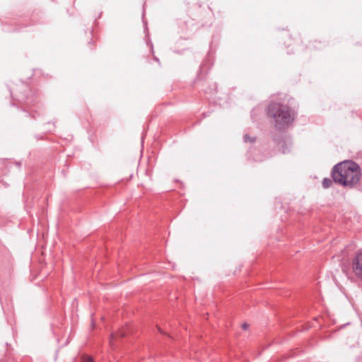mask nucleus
Segmentation results:
<instances>
[{
  "label": "nucleus",
  "mask_w": 362,
  "mask_h": 362,
  "mask_svg": "<svg viewBox=\"0 0 362 362\" xmlns=\"http://www.w3.org/2000/svg\"><path fill=\"white\" fill-rule=\"evenodd\" d=\"M360 177V167L353 161L340 163L334 166L332 171L333 180L344 186H354Z\"/></svg>",
  "instance_id": "f257e3e1"
},
{
  "label": "nucleus",
  "mask_w": 362,
  "mask_h": 362,
  "mask_svg": "<svg viewBox=\"0 0 362 362\" xmlns=\"http://www.w3.org/2000/svg\"><path fill=\"white\" fill-rule=\"evenodd\" d=\"M268 115L274 119L275 127L279 129L287 127L293 122L295 113L286 105L272 103L267 108Z\"/></svg>",
  "instance_id": "f03ea898"
},
{
  "label": "nucleus",
  "mask_w": 362,
  "mask_h": 362,
  "mask_svg": "<svg viewBox=\"0 0 362 362\" xmlns=\"http://www.w3.org/2000/svg\"><path fill=\"white\" fill-rule=\"evenodd\" d=\"M352 269L354 274L362 279V252H358L353 259Z\"/></svg>",
  "instance_id": "7ed1b4c3"
},
{
  "label": "nucleus",
  "mask_w": 362,
  "mask_h": 362,
  "mask_svg": "<svg viewBox=\"0 0 362 362\" xmlns=\"http://www.w3.org/2000/svg\"><path fill=\"white\" fill-rule=\"evenodd\" d=\"M332 184V180L329 178H324L322 180V186L325 188L329 187Z\"/></svg>",
  "instance_id": "20e7f679"
},
{
  "label": "nucleus",
  "mask_w": 362,
  "mask_h": 362,
  "mask_svg": "<svg viewBox=\"0 0 362 362\" xmlns=\"http://www.w3.org/2000/svg\"><path fill=\"white\" fill-rule=\"evenodd\" d=\"M244 140H245V142L249 141L250 143H253L255 141V138H251L247 134H245L244 136Z\"/></svg>",
  "instance_id": "39448f33"
},
{
  "label": "nucleus",
  "mask_w": 362,
  "mask_h": 362,
  "mask_svg": "<svg viewBox=\"0 0 362 362\" xmlns=\"http://www.w3.org/2000/svg\"><path fill=\"white\" fill-rule=\"evenodd\" d=\"M243 329H246L248 327V325L245 323L242 325Z\"/></svg>",
  "instance_id": "423d86ee"
},
{
  "label": "nucleus",
  "mask_w": 362,
  "mask_h": 362,
  "mask_svg": "<svg viewBox=\"0 0 362 362\" xmlns=\"http://www.w3.org/2000/svg\"><path fill=\"white\" fill-rule=\"evenodd\" d=\"M119 336H121V337H124V336L126 335V333H125V332H119Z\"/></svg>",
  "instance_id": "0eeeda50"
},
{
  "label": "nucleus",
  "mask_w": 362,
  "mask_h": 362,
  "mask_svg": "<svg viewBox=\"0 0 362 362\" xmlns=\"http://www.w3.org/2000/svg\"><path fill=\"white\" fill-rule=\"evenodd\" d=\"M114 337H115V336H114V335H112V336H111L110 344H112V340L113 339V338H114Z\"/></svg>",
  "instance_id": "6e6552de"
}]
</instances>
